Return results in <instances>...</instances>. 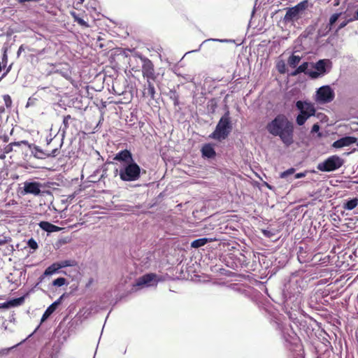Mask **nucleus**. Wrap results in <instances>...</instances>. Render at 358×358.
I'll return each instance as SVG.
<instances>
[{
    "label": "nucleus",
    "mask_w": 358,
    "mask_h": 358,
    "mask_svg": "<svg viewBox=\"0 0 358 358\" xmlns=\"http://www.w3.org/2000/svg\"><path fill=\"white\" fill-rule=\"evenodd\" d=\"M210 102H211V106H212V108H213V110H214V108H216V106H217L216 102L215 101V100H214V99H212V100L210 101Z\"/></svg>",
    "instance_id": "nucleus-49"
},
{
    "label": "nucleus",
    "mask_w": 358,
    "mask_h": 358,
    "mask_svg": "<svg viewBox=\"0 0 358 358\" xmlns=\"http://www.w3.org/2000/svg\"><path fill=\"white\" fill-rule=\"evenodd\" d=\"M12 242V238L9 236H3L0 238V246L3 245V244L9 243Z\"/></svg>",
    "instance_id": "nucleus-37"
},
{
    "label": "nucleus",
    "mask_w": 358,
    "mask_h": 358,
    "mask_svg": "<svg viewBox=\"0 0 358 358\" xmlns=\"http://www.w3.org/2000/svg\"><path fill=\"white\" fill-rule=\"evenodd\" d=\"M334 99V92L328 86H322L317 91V101L320 103H329Z\"/></svg>",
    "instance_id": "nucleus-7"
},
{
    "label": "nucleus",
    "mask_w": 358,
    "mask_h": 358,
    "mask_svg": "<svg viewBox=\"0 0 358 358\" xmlns=\"http://www.w3.org/2000/svg\"><path fill=\"white\" fill-rule=\"evenodd\" d=\"M153 81H146L142 90V96L145 99L148 98L150 100H154L156 94V90L152 83Z\"/></svg>",
    "instance_id": "nucleus-11"
},
{
    "label": "nucleus",
    "mask_w": 358,
    "mask_h": 358,
    "mask_svg": "<svg viewBox=\"0 0 358 358\" xmlns=\"http://www.w3.org/2000/svg\"><path fill=\"white\" fill-rule=\"evenodd\" d=\"M13 251L14 248L11 243L3 244L0 246V255L2 256H9L13 252Z\"/></svg>",
    "instance_id": "nucleus-24"
},
{
    "label": "nucleus",
    "mask_w": 358,
    "mask_h": 358,
    "mask_svg": "<svg viewBox=\"0 0 358 358\" xmlns=\"http://www.w3.org/2000/svg\"><path fill=\"white\" fill-rule=\"evenodd\" d=\"M277 68L278 71L280 73H285V65L284 62L278 63L277 65Z\"/></svg>",
    "instance_id": "nucleus-41"
},
{
    "label": "nucleus",
    "mask_w": 358,
    "mask_h": 358,
    "mask_svg": "<svg viewBox=\"0 0 358 358\" xmlns=\"http://www.w3.org/2000/svg\"><path fill=\"white\" fill-rule=\"evenodd\" d=\"M357 142V138L353 136H345L343 137L332 144V146L335 148H341L343 147L349 146Z\"/></svg>",
    "instance_id": "nucleus-13"
},
{
    "label": "nucleus",
    "mask_w": 358,
    "mask_h": 358,
    "mask_svg": "<svg viewBox=\"0 0 358 358\" xmlns=\"http://www.w3.org/2000/svg\"><path fill=\"white\" fill-rule=\"evenodd\" d=\"M24 301V297L21 296L19 298L13 299L8 301L10 307H15L22 305Z\"/></svg>",
    "instance_id": "nucleus-30"
},
{
    "label": "nucleus",
    "mask_w": 358,
    "mask_h": 358,
    "mask_svg": "<svg viewBox=\"0 0 358 358\" xmlns=\"http://www.w3.org/2000/svg\"><path fill=\"white\" fill-rule=\"evenodd\" d=\"M10 69H11V66H10L8 68H7L6 71L5 73H3V74L2 75L1 78L5 77L8 73V72L10 71Z\"/></svg>",
    "instance_id": "nucleus-52"
},
{
    "label": "nucleus",
    "mask_w": 358,
    "mask_h": 358,
    "mask_svg": "<svg viewBox=\"0 0 358 358\" xmlns=\"http://www.w3.org/2000/svg\"><path fill=\"white\" fill-rule=\"evenodd\" d=\"M215 239L213 238H201L196 240H194L191 243V247L194 248H199L201 246H203L207 243L212 242L213 241H215Z\"/></svg>",
    "instance_id": "nucleus-25"
},
{
    "label": "nucleus",
    "mask_w": 358,
    "mask_h": 358,
    "mask_svg": "<svg viewBox=\"0 0 358 358\" xmlns=\"http://www.w3.org/2000/svg\"><path fill=\"white\" fill-rule=\"evenodd\" d=\"M24 50V45H21L17 50V55L20 56V53Z\"/></svg>",
    "instance_id": "nucleus-46"
},
{
    "label": "nucleus",
    "mask_w": 358,
    "mask_h": 358,
    "mask_svg": "<svg viewBox=\"0 0 358 358\" xmlns=\"http://www.w3.org/2000/svg\"><path fill=\"white\" fill-rule=\"evenodd\" d=\"M308 67V62H303L302 64H301L299 66H298L296 69L298 71H299L301 73H308L306 70Z\"/></svg>",
    "instance_id": "nucleus-38"
},
{
    "label": "nucleus",
    "mask_w": 358,
    "mask_h": 358,
    "mask_svg": "<svg viewBox=\"0 0 358 358\" xmlns=\"http://www.w3.org/2000/svg\"><path fill=\"white\" fill-rule=\"evenodd\" d=\"M85 0H78V1L76 2V6H78V5H82L83 3H84Z\"/></svg>",
    "instance_id": "nucleus-54"
},
{
    "label": "nucleus",
    "mask_w": 358,
    "mask_h": 358,
    "mask_svg": "<svg viewBox=\"0 0 358 358\" xmlns=\"http://www.w3.org/2000/svg\"><path fill=\"white\" fill-rule=\"evenodd\" d=\"M358 205V199L354 198L344 203L343 207L344 209L348 210H352L355 209Z\"/></svg>",
    "instance_id": "nucleus-26"
},
{
    "label": "nucleus",
    "mask_w": 358,
    "mask_h": 358,
    "mask_svg": "<svg viewBox=\"0 0 358 358\" xmlns=\"http://www.w3.org/2000/svg\"><path fill=\"white\" fill-rule=\"evenodd\" d=\"M302 103H303L302 111L310 113L312 114L315 113V108L313 103H308L307 101H302Z\"/></svg>",
    "instance_id": "nucleus-29"
},
{
    "label": "nucleus",
    "mask_w": 358,
    "mask_h": 358,
    "mask_svg": "<svg viewBox=\"0 0 358 358\" xmlns=\"http://www.w3.org/2000/svg\"><path fill=\"white\" fill-rule=\"evenodd\" d=\"M299 73H301V72H300L299 71H298V69H295V71H293V72H292L290 75H291L292 76H297V75H298V74H299Z\"/></svg>",
    "instance_id": "nucleus-47"
},
{
    "label": "nucleus",
    "mask_w": 358,
    "mask_h": 358,
    "mask_svg": "<svg viewBox=\"0 0 358 358\" xmlns=\"http://www.w3.org/2000/svg\"><path fill=\"white\" fill-rule=\"evenodd\" d=\"M344 163V160L338 155H332L320 163L317 169L322 171H331L341 167Z\"/></svg>",
    "instance_id": "nucleus-6"
},
{
    "label": "nucleus",
    "mask_w": 358,
    "mask_h": 358,
    "mask_svg": "<svg viewBox=\"0 0 358 358\" xmlns=\"http://www.w3.org/2000/svg\"><path fill=\"white\" fill-rule=\"evenodd\" d=\"M253 182H254V183H253V185H254V186H257V187H259V189H261V187H259L260 183H259L258 181H257V180H253Z\"/></svg>",
    "instance_id": "nucleus-53"
},
{
    "label": "nucleus",
    "mask_w": 358,
    "mask_h": 358,
    "mask_svg": "<svg viewBox=\"0 0 358 358\" xmlns=\"http://www.w3.org/2000/svg\"><path fill=\"white\" fill-rule=\"evenodd\" d=\"M301 59L299 55H292L287 60L288 65L292 68H296Z\"/></svg>",
    "instance_id": "nucleus-28"
},
{
    "label": "nucleus",
    "mask_w": 358,
    "mask_h": 358,
    "mask_svg": "<svg viewBox=\"0 0 358 358\" xmlns=\"http://www.w3.org/2000/svg\"><path fill=\"white\" fill-rule=\"evenodd\" d=\"M341 13H335V14H333L330 19H329V30H330L331 29V26L337 21V20L338 19L339 16H340Z\"/></svg>",
    "instance_id": "nucleus-36"
},
{
    "label": "nucleus",
    "mask_w": 358,
    "mask_h": 358,
    "mask_svg": "<svg viewBox=\"0 0 358 358\" xmlns=\"http://www.w3.org/2000/svg\"><path fill=\"white\" fill-rule=\"evenodd\" d=\"M299 14V11L294 7L288 8L284 17V20L285 22L292 21L298 17Z\"/></svg>",
    "instance_id": "nucleus-23"
},
{
    "label": "nucleus",
    "mask_w": 358,
    "mask_h": 358,
    "mask_svg": "<svg viewBox=\"0 0 358 358\" xmlns=\"http://www.w3.org/2000/svg\"><path fill=\"white\" fill-rule=\"evenodd\" d=\"M304 176H305V173H296L295 175V178H302V177H304Z\"/></svg>",
    "instance_id": "nucleus-50"
},
{
    "label": "nucleus",
    "mask_w": 358,
    "mask_h": 358,
    "mask_svg": "<svg viewBox=\"0 0 358 358\" xmlns=\"http://www.w3.org/2000/svg\"><path fill=\"white\" fill-rule=\"evenodd\" d=\"M62 296H61L59 299L53 302L50 306L44 312L41 322H45L57 309V306L61 303V299Z\"/></svg>",
    "instance_id": "nucleus-19"
},
{
    "label": "nucleus",
    "mask_w": 358,
    "mask_h": 358,
    "mask_svg": "<svg viewBox=\"0 0 358 358\" xmlns=\"http://www.w3.org/2000/svg\"><path fill=\"white\" fill-rule=\"evenodd\" d=\"M156 276L157 275L155 273L145 274L136 280L135 286H137V287H143L144 285L148 286V285H150V282L155 279Z\"/></svg>",
    "instance_id": "nucleus-16"
},
{
    "label": "nucleus",
    "mask_w": 358,
    "mask_h": 358,
    "mask_svg": "<svg viewBox=\"0 0 358 358\" xmlns=\"http://www.w3.org/2000/svg\"><path fill=\"white\" fill-rule=\"evenodd\" d=\"M57 263L60 268H65L67 266H73L75 265V261L73 260H64Z\"/></svg>",
    "instance_id": "nucleus-31"
},
{
    "label": "nucleus",
    "mask_w": 358,
    "mask_h": 358,
    "mask_svg": "<svg viewBox=\"0 0 358 358\" xmlns=\"http://www.w3.org/2000/svg\"><path fill=\"white\" fill-rule=\"evenodd\" d=\"M38 225L43 230L47 232L58 231L60 229L59 227L46 221H41Z\"/></svg>",
    "instance_id": "nucleus-21"
},
{
    "label": "nucleus",
    "mask_w": 358,
    "mask_h": 358,
    "mask_svg": "<svg viewBox=\"0 0 358 358\" xmlns=\"http://www.w3.org/2000/svg\"><path fill=\"white\" fill-rule=\"evenodd\" d=\"M94 180H85L80 185V188L75 191L76 194H80L82 191L87 190V193H85L83 196H94L95 190L94 187L92 186V182H94Z\"/></svg>",
    "instance_id": "nucleus-12"
},
{
    "label": "nucleus",
    "mask_w": 358,
    "mask_h": 358,
    "mask_svg": "<svg viewBox=\"0 0 358 358\" xmlns=\"http://www.w3.org/2000/svg\"><path fill=\"white\" fill-rule=\"evenodd\" d=\"M46 147L44 149L40 148L38 146H33L31 147V153L34 155L35 157L38 159H45L50 157H55L57 155L59 151L58 148H52L51 146V143L53 141L52 138H46Z\"/></svg>",
    "instance_id": "nucleus-3"
},
{
    "label": "nucleus",
    "mask_w": 358,
    "mask_h": 358,
    "mask_svg": "<svg viewBox=\"0 0 358 358\" xmlns=\"http://www.w3.org/2000/svg\"><path fill=\"white\" fill-rule=\"evenodd\" d=\"M3 101H4L6 108H10L12 106V103H13L10 96L8 94H4L3 96Z\"/></svg>",
    "instance_id": "nucleus-35"
},
{
    "label": "nucleus",
    "mask_w": 358,
    "mask_h": 358,
    "mask_svg": "<svg viewBox=\"0 0 358 358\" xmlns=\"http://www.w3.org/2000/svg\"><path fill=\"white\" fill-rule=\"evenodd\" d=\"M22 145H24L29 150L31 149V145H29L28 142L26 141H22L20 142H13L6 145L4 148L3 153L0 155V165L3 164V160L5 158V154H8L12 152L13 150V147H20Z\"/></svg>",
    "instance_id": "nucleus-10"
},
{
    "label": "nucleus",
    "mask_w": 358,
    "mask_h": 358,
    "mask_svg": "<svg viewBox=\"0 0 358 358\" xmlns=\"http://www.w3.org/2000/svg\"><path fill=\"white\" fill-rule=\"evenodd\" d=\"M101 174L99 179H106L116 177L118 175V169L113 164H105L101 169Z\"/></svg>",
    "instance_id": "nucleus-8"
},
{
    "label": "nucleus",
    "mask_w": 358,
    "mask_h": 358,
    "mask_svg": "<svg viewBox=\"0 0 358 358\" xmlns=\"http://www.w3.org/2000/svg\"><path fill=\"white\" fill-rule=\"evenodd\" d=\"M71 15L73 18L74 22H77L79 25L85 28L90 27V24L87 23L86 20H84V15H83L82 17H80L79 14L73 11L71 12Z\"/></svg>",
    "instance_id": "nucleus-22"
},
{
    "label": "nucleus",
    "mask_w": 358,
    "mask_h": 358,
    "mask_svg": "<svg viewBox=\"0 0 358 358\" xmlns=\"http://www.w3.org/2000/svg\"><path fill=\"white\" fill-rule=\"evenodd\" d=\"M139 58L142 62L141 71L143 78L146 81L155 82L159 73H156L153 62L150 59L143 56H139Z\"/></svg>",
    "instance_id": "nucleus-5"
},
{
    "label": "nucleus",
    "mask_w": 358,
    "mask_h": 358,
    "mask_svg": "<svg viewBox=\"0 0 358 358\" xmlns=\"http://www.w3.org/2000/svg\"><path fill=\"white\" fill-rule=\"evenodd\" d=\"M352 20H352V19H350V20H346V21L343 22H342V23H341V24H340V25L338 26V30H339V29H341L344 28V27L348 24V23L349 22L352 21Z\"/></svg>",
    "instance_id": "nucleus-42"
},
{
    "label": "nucleus",
    "mask_w": 358,
    "mask_h": 358,
    "mask_svg": "<svg viewBox=\"0 0 358 358\" xmlns=\"http://www.w3.org/2000/svg\"><path fill=\"white\" fill-rule=\"evenodd\" d=\"M315 69L319 71H311L309 72V76L313 78H316L320 73H324L326 71V61L324 59H320L316 62Z\"/></svg>",
    "instance_id": "nucleus-17"
},
{
    "label": "nucleus",
    "mask_w": 358,
    "mask_h": 358,
    "mask_svg": "<svg viewBox=\"0 0 358 358\" xmlns=\"http://www.w3.org/2000/svg\"><path fill=\"white\" fill-rule=\"evenodd\" d=\"M357 146H358V142H357Z\"/></svg>",
    "instance_id": "nucleus-58"
},
{
    "label": "nucleus",
    "mask_w": 358,
    "mask_h": 358,
    "mask_svg": "<svg viewBox=\"0 0 358 358\" xmlns=\"http://www.w3.org/2000/svg\"><path fill=\"white\" fill-rule=\"evenodd\" d=\"M266 128L270 134L278 136L285 145L288 147L294 143V123L285 115H277Z\"/></svg>",
    "instance_id": "nucleus-1"
},
{
    "label": "nucleus",
    "mask_w": 358,
    "mask_h": 358,
    "mask_svg": "<svg viewBox=\"0 0 358 358\" xmlns=\"http://www.w3.org/2000/svg\"><path fill=\"white\" fill-rule=\"evenodd\" d=\"M24 194H33L38 195L40 194V185L37 182H25L24 187Z\"/></svg>",
    "instance_id": "nucleus-18"
},
{
    "label": "nucleus",
    "mask_w": 358,
    "mask_h": 358,
    "mask_svg": "<svg viewBox=\"0 0 358 358\" xmlns=\"http://www.w3.org/2000/svg\"><path fill=\"white\" fill-rule=\"evenodd\" d=\"M296 107L297 109L300 110V113L296 117V123L299 126H302L305 124L306 121L311 116L315 115V114H312L310 113L302 111L303 109V103L302 101H298L296 103Z\"/></svg>",
    "instance_id": "nucleus-9"
},
{
    "label": "nucleus",
    "mask_w": 358,
    "mask_h": 358,
    "mask_svg": "<svg viewBox=\"0 0 358 358\" xmlns=\"http://www.w3.org/2000/svg\"><path fill=\"white\" fill-rule=\"evenodd\" d=\"M60 269V267L57 262L53 263L48 266L44 271L43 275L48 276L54 274Z\"/></svg>",
    "instance_id": "nucleus-27"
},
{
    "label": "nucleus",
    "mask_w": 358,
    "mask_h": 358,
    "mask_svg": "<svg viewBox=\"0 0 358 358\" xmlns=\"http://www.w3.org/2000/svg\"><path fill=\"white\" fill-rule=\"evenodd\" d=\"M66 282V280L64 278H58L53 280L52 285L57 286V287H62L63 286Z\"/></svg>",
    "instance_id": "nucleus-34"
},
{
    "label": "nucleus",
    "mask_w": 358,
    "mask_h": 358,
    "mask_svg": "<svg viewBox=\"0 0 358 358\" xmlns=\"http://www.w3.org/2000/svg\"><path fill=\"white\" fill-rule=\"evenodd\" d=\"M233 129V124L230 113L227 110L218 121L215 129L210 134V138L222 141L226 139Z\"/></svg>",
    "instance_id": "nucleus-2"
},
{
    "label": "nucleus",
    "mask_w": 358,
    "mask_h": 358,
    "mask_svg": "<svg viewBox=\"0 0 358 358\" xmlns=\"http://www.w3.org/2000/svg\"><path fill=\"white\" fill-rule=\"evenodd\" d=\"M295 172V169L294 168H291L280 174L281 178H286L290 175H292Z\"/></svg>",
    "instance_id": "nucleus-39"
},
{
    "label": "nucleus",
    "mask_w": 358,
    "mask_h": 358,
    "mask_svg": "<svg viewBox=\"0 0 358 358\" xmlns=\"http://www.w3.org/2000/svg\"><path fill=\"white\" fill-rule=\"evenodd\" d=\"M201 153L203 157L212 159L215 157L216 152L214 148L210 143L205 144L201 148Z\"/></svg>",
    "instance_id": "nucleus-20"
},
{
    "label": "nucleus",
    "mask_w": 358,
    "mask_h": 358,
    "mask_svg": "<svg viewBox=\"0 0 358 358\" xmlns=\"http://www.w3.org/2000/svg\"><path fill=\"white\" fill-rule=\"evenodd\" d=\"M354 182L358 183V180H353Z\"/></svg>",
    "instance_id": "nucleus-57"
},
{
    "label": "nucleus",
    "mask_w": 358,
    "mask_h": 358,
    "mask_svg": "<svg viewBox=\"0 0 358 358\" xmlns=\"http://www.w3.org/2000/svg\"><path fill=\"white\" fill-rule=\"evenodd\" d=\"M319 130H320L319 124H314L313 127H312L311 132L312 133H315V132H317Z\"/></svg>",
    "instance_id": "nucleus-43"
},
{
    "label": "nucleus",
    "mask_w": 358,
    "mask_h": 358,
    "mask_svg": "<svg viewBox=\"0 0 358 358\" xmlns=\"http://www.w3.org/2000/svg\"><path fill=\"white\" fill-rule=\"evenodd\" d=\"M262 183L261 185L262 187V186H265V187H267L269 189H272V187L265 180H262Z\"/></svg>",
    "instance_id": "nucleus-48"
},
{
    "label": "nucleus",
    "mask_w": 358,
    "mask_h": 358,
    "mask_svg": "<svg viewBox=\"0 0 358 358\" xmlns=\"http://www.w3.org/2000/svg\"><path fill=\"white\" fill-rule=\"evenodd\" d=\"M27 245L30 248L33 250H36L38 248V244L36 241L33 238H31L28 241Z\"/></svg>",
    "instance_id": "nucleus-40"
},
{
    "label": "nucleus",
    "mask_w": 358,
    "mask_h": 358,
    "mask_svg": "<svg viewBox=\"0 0 358 358\" xmlns=\"http://www.w3.org/2000/svg\"><path fill=\"white\" fill-rule=\"evenodd\" d=\"M4 60H7V55H6V54H5V53H4V54H3V62Z\"/></svg>",
    "instance_id": "nucleus-55"
},
{
    "label": "nucleus",
    "mask_w": 358,
    "mask_h": 358,
    "mask_svg": "<svg viewBox=\"0 0 358 358\" xmlns=\"http://www.w3.org/2000/svg\"><path fill=\"white\" fill-rule=\"evenodd\" d=\"M294 7L299 11V13L300 11L304 10L308 7V0H304Z\"/></svg>",
    "instance_id": "nucleus-32"
},
{
    "label": "nucleus",
    "mask_w": 358,
    "mask_h": 358,
    "mask_svg": "<svg viewBox=\"0 0 358 358\" xmlns=\"http://www.w3.org/2000/svg\"><path fill=\"white\" fill-rule=\"evenodd\" d=\"M352 20H358V10L355 11V14L353 15Z\"/></svg>",
    "instance_id": "nucleus-51"
},
{
    "label": "nucleus",
    "mask_w": 358,
    "mask_h": 358,
    "mask_svg": "<svg viewBox=\"0 0 358 358\" xmlns=\"http://www.w3.org/2000/svg\"><path fill=\"white\" fill-rule=\"evenodd\" d=\"M15 148H16L15 149V151L17 152V151H20L21 146L20 147H15Z\"/></svg>",
    "instance_id": "nucleus-56"
},
{
    "label": "nucleus",
    "mask_w": 358,
    "mask_h": 358,
    "mask_svg": "<svg viewBox=\"0 0 358 358\" xmlns=\"http://www.w3.org/2000/svg\"><path fill=\"white\" fill-rule=\"evenodd\" d=\"M77 120L72 117L70 115H64L63 117L62 124L59 128V131L61 132L62 137H64L69 129L70 124H73Z\"/></svg>",
    "instance_id": "nucleus-14"
},
{
    "label": "nucleus",
    "mask_w": 358,
    "mask_h": 358,
    "mask_svg": "<svg viewBox=\"0 0 358 358\" xmlns=\"http://www.w3.org/2000/svg\"><path fill=\"white\" fill-rule=\"evenodd\" d=\"M98 4V2L96 0H92L91 1L88 2L86 5V8L88 10H93L96 11V5Z\"/></svg>",
    "instance_id": "nucleus-33"
},
{
    "label": "nucleus",
    "mask_w": 358,
    "mask_h": 358,
    "mask_svg": "<svg viewBox=\"0 0 358 358\" xmlns=\"http://www.w3.org/2000/svg\"><path fill=\"white\" fill-rule=\"evenodd\" d=\"M113 159L119 162H123L125 164L134 161L131 152L127 149L117 152Z\"/></svg>",
    "instance_id": "nucleus-15"
},
{
    "label": "nucleus",
    "mask_w": 358,
    "mask_h": 358,
    "mask_svg": "<svg viewBox=\"0 0 358 358\" xmlns=\"http://www.w3.org/2000/svg\"><path fill=\"white\" fill-rule=\"evenodd\" d=\"M10 308L8 301L2 303H0V309L1 308Z\"/></svg>",
    "instance_id": "nucleus-44"
},
{
    "label": "nucleus",
    "mask_w": 358,
    "mask_h": 358,
    "mask_svg": "<svg viewBox=\"0 0 358 358\" xmlns=\"http://www.w3.org/2000/svg\"><path fill=\"white\" fill-rule=\"evenodd\" d=\"M141 169L134 162L124 164L120 170H118V175L120 179H138L140 177Z\"/></svg>",
    "instance_id": "nucleus-4"
},
{
    "label": "nucleus",
    "mask_w": 358,
    "mask_h": 358,
    "mask_svg": "<svg viewBox=\"0 0 358 358\" xmlns=\"http://www.w3.org/2000/svg\"><path fill=\"white\" fill-rule=\"evenodd\" d=\"M173 100L174 101V105L178 104V95L174 93V97L173 98Z\"/></svg>",
    "instance_id": "nucleus-45"
}]
</instances>
